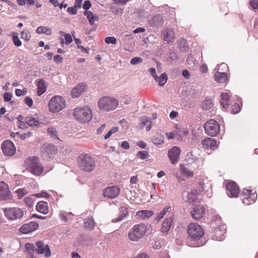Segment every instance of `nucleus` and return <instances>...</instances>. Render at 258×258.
Wrapping results in <instances>:
<instances>
[{"label":"nucleus","mask_w":258,"mask_h":258,"mask_svg":"<svg viewBox=\"0 0 258 258\" xmlns=\"http://www.w3.org/2000/svg\"><path fill=\"white\" fill-rule=\"evenodd\" d=\"M118 105V101L114 97L110 96H103L98 102V106L100 110L107 112L115 109Z\"/></svg>","instance_id":"f257e3e1"},{"label":"nucleus","mask_w":258,"mask_h":258,"mask_svg":"<svg viewBox=\"0 0 258 258\" xmlns=\"http://www.w3.org/2000/svg\"><path fill=\"white\" fill-rule=\"evenodd\" d=\"M73 115L76 120L82 123L89 122L92 118L91 110L87 106L75 108Z\"/></svg>","instance_id":"f03ea898"},{"label":"nucleus","mask_w":258,"mask_h":258,"mask_svg":"<svg viewBox=\"0 0 258 258\" xmlns=\"http://www.w3.org/2000/svg\"><path fill=\"white\" fill-rule=\"evenodd\" d=\"M25 164L31 173L35 175H40L43 171V167L39 162V159L36 157H29L25 161Z\"/></svg>","instance_id":"7ed1b4c3"},{"label":"nucleus","mask_w":258,"mask_h":258,"mask_svg":"<svg viewBox=\"0 0 258 258\" xmlns=\"http://www.w3.org/2000/svg\"><path fill=\"white\" fill-rule=\"evenodd\" d=\"M147 226L144 224L135 225L128 232V238L133 241H137L145 235Z\"/></svg>","instance_id":"20e7f679"},{"label":"nucleus","mask_w":258,"mask_h":258,"mask_svg":"<svg viewBox=\"0 0 258 258\" xmlns=\"http://www.w3.org/2000/svg\"><path fill=\"white\" fill-rule=\"evenodd\" d=\"M78 162L80 166L86 171H91L95 168V161L90 155L85 154L78 157Z\"/></svg>","instance_id":"39448f33"},{"label":"nucleus","mask_w":258,"mask_h":258,"mask_svg":"<svg viewBox=\"0 0 258 258\" xmlns=\"http://www.w3.org/2000/svg\"><path fill=\"white\" fill-rule=\"evenodd\" d=\"M187 233L192 240H198L203 236L204 232L198 224L191 223L188 226Z\"/></svg>","instance_id":"423d86ee"},{"label":"nucleus","mask_w":258,"mask_h":258,"mask_svg":"<svg viewBox=\"0 0 258 258\" xmlns=\"http://www.w3.org/2000/svg\"><path fill=\"white\" fill-rule=\"evenodd\" d=\"M66 106L65 99L60 96L52 97L48 104L49 109L52 112H57Z\"/></svg>","instance_id":"0eeeda50"},{"label":"nucleus","mask_w":258,"mask_h":258,"mask_svg":"<svg viewBox=\"0 0 258 258\" xmlns=\"http://www.w3.org/2000/svg\"><path fill=\"white\" fill-rule=\"evenodd\" d=\"M204 128L207 135L215 137L220 132V125L215 119H210L205 122Z\"/></svg>","instance_id":"6e6552de"},{"label":"nucleus","mask_w":258,"mask_h":258,"mask_svg":"<svg viewBox=\"0 0 258 258\" xmlns=\"http://www.w3.org/2000/svg\"><path fill=\"white\" fill-rule=\"evenodd\" d=\"M4 212L6 217L11 220H19L24 215L23 210L19 208H6Z\"/></svg>","instance_id":"1a4fd4ad"},{"label":"nucleus","mask_w":258,"mask_h":258,"mask_svg":"<svg viewBox=\"0 0 258 258\" xmlns=\"http://www.w3.org/2000/svg\"><path fill=\"white\" fill-rule=\"evenodd\" d=\"M3 153L6 156L11 157L16 152V148L14 143L10 140L4 141L1 145Z\"/></svg>","instance_id":"9d476101"},{"label":"nucleus","mask_w":258,"mask_h":258,"mask_svg":"<svg viewBox=\"0 0 258 258\" xmlns=\"http://www.w3.org/2000/svg\"><path fill=\"white\" fill-rule=\"evenodd\" d=\"M120 192V189L117 186H111L105 188L103 191V196L110 199L116 197Z\"/></svg>","instance_id":"9b49d317"},{"label":"nucleus","mask_w":258,"mask_h":258,"mask_svg":"<svg viewBox=\"0 0 258 258\" xmlns=\"http://www.w3.org/2000/svg\"><path fill=\"white\" fill-rule=\"evenodd\" d=\"M180 154V150L178 147L175 146L169 150L168 156L172 164H174L178 161Z\"/></svg>","instance_id":"f8f14e48"},{"label":"nucleus","mask_w":258,"mask_h":258,"mask_svg":"<svg viewBox=\"0 0 258 258\" xmlns=\"http://www.w3.org/2000/svg\"><path fill=\"white\" fill-rule=\"evenodd\" d=\"M227 194L230 197H236L239 193V189L234 181L228 182L226 184Z\"/></svg>","instance_id":"ddd939ff"},{"label":"nucleus","mask_w":258,"mask_h":258,"mask_svg":"<svg viewBox=\"0 0 258 258\" xmlns=\"http://www.w3.org/2000/svg\"><path fill=\"white\" fill-rule=\"evenodd\" d=\"M36 245L37 247L36 251L39 254H42L45 252L46 257H49L51 255V251L48 245H44V243L41 241H38L36 242Z\"/></svg>","instance_id":"4468645a"},{"label":"nucleus","mask_w":258,"mask_h":258,"mask_svg":"<svg viewBox=\"0 0 258 258\" xmlns=\"http://www.w3.org/2000/svg\"><path fill=\"white\" fill-rule=\"evenodd\" d=\"M11 198L8 185L3 181L0 182V200H5Z\"/></svg>","instance_id":"2eb2a0df"},{"label":"nucleus","mask_w":258,"mask_h":258,"mask_svg":"<svg viewBox=\"0 0 258 258\" xmlns=\"http://www.w3.org/2000/svg\"><path fill=\"white\" fill-rule=\"evenodd\" d=\"M38 227L36 222H31L23 225L20 228V231L23 234H27L36 230Z\"/></svg>","instance_id":"dca6fc26"},{"label":"nucleus","mask_w":258,"mask_h":258,"mask_svg":"<svg viewBox=\"0 0 258 258\" xmlns=\"http://www.w3.org/2000/svg\"><path fill=\"white\" fill-rule=\"evenodd\" d=\"M205 212V208L203 205L195 206L190 213L192 217L196 220H200L203 216Z\"/></svg>","instance_id":"f3484780"},{"label":"nucleus","mask_w":258,"mask_h":258,"mask_svg":"<svg viewBox=\"0 0 258 258\" xmlns=\"http://www.w3.org/2000/svg\"><path fill=\"white\" fill-rule=\"evenodd\" d=\"M202 144L204 148L207 149L215 150L217 148V141L216 140L208 138L204 140Z\"/></svg>","instance_id":"a211bd4d"},{"label":"nucleus","mask_w":258,"mask_h":258,"mask_svg":"<svg viewBox=\"0 0 258 258\" xmlns=\"http://www.w3.org/2000/svg\"><path fill=\"white\" fill-rule=\"evenodd\" d=\"M86 85L84 83L78 84L72 90L71 94L73 98L79 97L83 93L86 89Z\"/></svg>","instance_id":"6ab92c4d"},{"label":"nucleus","mask_w":258,"mask_h":258,"mask_svg":"<svg viewBox=\"0 0 258 258\" xmlns=\"http://www.w3.org/2000/svg\"><path fill=\"white\" fill-rule=\"evenodd\" d=\"M150 26L155 27H161L163 24V18L160 14H157L149 21Z\"/></svg>","instance_id":"aec40b11"},{"label":"nucleus","mask_w":258,"mask_h":258,"mask_svg":"<svg viewBox=\"0 0 258 258\" xmlns=\"http://www.w3.org/2000/svg\"><path fill=\"white\" fill-rule=\"evenodd\" d=\"M162 35L163 36L164 40L167 43L171 42L174 39V32L171 29H165L162 32Z\"/></svg>","instance_id":"412c9836"},{"label":"nucleus","mask_w":258,"mask_h":258,"mask_svg":"<svg viewBox=\"0 0 258 258\" xmlns=\"http://www.w3.org/2000/svg\"><path fill=\"white\" fill-rule=\"evenodd\" d=\"M173 222V219L169 217L165 219L162 223L161 232L163 233L167 234L169 231Z\"/></svg>","instance_id":"4be33fe9"},{"label":"nucleus","mask_w":258,"mask_h":258,"mask_svg":"<svg viewBox=\"0 0 258 258\" xmlns=\"http://www.w3.org/2000/svg\"><path fill=\"white\" fill-rule=\"evenodd\" d=\"M36 210L39 213L46 214L48 213L47 203L44 201H40L37 203Z\"/></svg>","instance_id":"5701e85b"},{"label":"nucleus","mask_w":258,"mask_h":258,"mask_svg":"<svg viewBox=\"0 0 258 258\" xmlns=\"http://www.w3.org/2000/svg\"><path fill=\"white\" fill-rule=\"evenodd\" d=\"M95 226V222L92 216L88 217L85 219L84 227L85 228L92 230Z\"/></svg>","instance_id":"b1692460"},{"label":"nucleus","mask_w":258,"mask_h":258,"mask_svg":"<svg viewBox=\"0 0 258 258\" xmlns=\"http://www.w3.org/2000/svg\"><path fill=\"white\" fill-rule=\"evenodd\" d=\"M153 215V212L150 210H142L138 211L136 215L142 220H145L151 217Z\"/></svg>","instance_id":"393cba45"},{"label":"nucleus","mask_w":258,"mask_h":258,"mask_svg":"<svg viewBox=\"0 0 258 258\" xmlns=\"http://www.w3.org/2000/svg\"><path fill=\"white\" fill-rule=\"evenodd\" d=\"M215 80L220 83H225L227 80V75L226 73H220L218 72L214 76Z\"/></svg>","instance_id":"a878e982"},{"label":"nucleus","mask_w":258,"mask_h":258,"mask_svg":"<svg viewBox=\"0 0 258 258\" xmlns=\"http://www.w3.org/2000/svg\"><path fill=\"white\" fill-rule=\"evenodd\" d=\"M84 15L86 16L89 22V23L91 25H93L95 21H98L99 20V17L98 16L94 15L91 11H86L84 13Z\"/></svg>","instance_id":"bb28decb"},{"label":"nucleus","mask_w":258,"mask_h":258,"mask_svg":"<svg viewBox=\"0 0 258 258\" xmlns=\"http://www.w3.org/2000/svg\"><path fill=\"white\" fill-rule=\"evenodd\" d=\"M179 171L181 174L186 176L187 177H192L194 176V172L189 170L185 165L181 164L179 166Z\"/></svg>","instance_id":"cd10ccee"},{"label":"nucleus","mask_w":258,"mask_h":258,"mask_svg":"<svg viewBox=\"0 0 258 258\" xmlns=\"http://www.w3.org/2000/svg\"><path fill=\"white\" fill-rule=\"evenodd\" d=\"M121 214L118 216L117 218H114L112 220L113 223H116L121 221L123 220V218L126 217L128 214L127 209L125 207H121L120 209Z\"/></svg>","instance_id":"c85d7f7f"},{"label":"nucleus","mask_w":258,"mask_h":258,"mask_svg":"<svg viewBox=\"0 0 258 258\" xmlns=\"http://www.w3.org/2000/svg\"><path fill=\"white\" fill-rule=\"evenodd\" d=\"M46 91V86L45 81L43 80H40L37 83V94L40 96L43 94Z\"/></svg>","instance_id":"c756f323"},{"label":"nucleus","mask_w":258,"mask_h":258,"mask_svg":"<svg viewBox=\"0 0 258 258\" xmlns=\"http://www.w3.org/2000/svg\"><path fill=\"white\" fill-rule=\"evenodd\" d=\"M178 46L179 49L182 52H186L188 49L187 41L184 38H180L178 41Z\"/></svg>","instance_id":"7c9ffc66"},{"label":"nucleus","mask_w":258,"mask_h":258,"mask_svg":"<svg viewBox=\"0 0 258 258\" xmlns=\"http://www.w3.org/2000/svg\"><path fill=\"white\" fill-rule=\"evenodd\" d=\"M36 33L38 34H45L50 35L52 34V29L45 26H39L36 29Z\"/></svg>","instance_id":"2f4dec72"},{"label":"nucleus","mask_w":258,"mask_h":258,"mask_svg":"<svg viewBox=\"0 0 258 258\" xmlns=\"http://www.w3.org/2000/svg\"><path fill=\"white\" fill-rule=\"evenodd\" d=\"M221 105L223 108H226L229 105V96L227 93H221Z\"/></svg>","instance_id":"473e14b6"},{"label":"nucleus","mask_w":258,"mask_h":258,"mask_svg":"<svg viewBox=\"0 0 258 258\" xmlns=\"http://www.w3.org/2000/svg\"><path fill=\"white\" fill-rule=\"evenodd\" d=\"M25 120L27 124L32 127H37L39 124V121L38 120L29 116L26 117L25 119Z\"/></svg>","instance_id":"72a5a7b5"},{"label":"nucleus","mask_w":258,"mask_h":258,"mask_svg":"<svg viewBox=\"0 0 258 258\" xmlns=\"http://www.w3.org/2000/svg\"><path fill=\"white\" fill-rule=\"evenodd\" d=\"M155 80L158 83L159 86H163L167 81V76L166 73H164L159 77H156Z\"/></svg>","instance_id":"f704fd0d"},{"label":"nucleus","mask_w":258,"mask_h":258,"mask_svg":"<svg viewBox=\"0 0 258 258\" xmlns=\"http://www.w3.org/2000/svg\"><path fill=\"white\" fill-rule=\"evenodd\" d=\"M152 141L155 145H160L164 142V137L161 134H157L153 137Z\"/></svg>","instance_id":"c9c22d12"},{"label":"nucleus","mask_w":258,"mask_h":258,"mask_svg":"<svg viewBox=\"0 0 258 258\" xmlns=\"http://www.w3.org/2000/svg\"><path fill=\"white\" fill-rule=\"evenodd\" d=\"M185 159L189 164H191L197 162L198 158L194 155L192 152H189L186 155Z\"/></svg>","instance_id":"e433bc0d"},{"label":"nucleus","mask_w":258,"mask_h":258,"mask_svg":"<svg viewBox=\"0 0 258 258\" xmlns=\"http://www.w3.org/2000/svg\"><path fill=\"white\" fill-rule=\"evenodd\" d=\"M213 106V103L212 99L209 98H206L202 103V108L204 110H209Z\"/></svg>","instance_id":"4c0bfd02"},{"label":"nucleus","mask_w":258,"mask_h":258,"mask_svg":"<svg viewBox=\"0 0 258 258\" xmlns=\"http://www.w3.org/2000/svg\"><path fill=\"white\" fill-rule=\"evenodd\" d=\"M55 147L52 144L45 145L43 147V152L49 155L54 151Z\"/></svg>","instance_id":"58836bf2"},{"label":"nucleus","mask_w":258,"mask_h":258,"mask_svg":"<svg viewBox=\"0 0 258 258\" xmlns=\"http://www.w3.org/2000/svg\"><path fill=\"white\" fill-rule=\"evenodd\" d=\"M12 36L14 44L16 46H20L22 45V42L18 37V34L17 32H13Z\"/></svg>","instance_id":"ea45409f"},{"label":"nucleus","mask_w":258,"mask_h":258,"mask_svg":"<svg viewBox=\"0 0 258 258\" xmlns=\"http://www.w3.org/2000/svg\"><path fill=\"white\" fill-rule=\"evenodd\" d=\"M21 38L25 41H29L31 38V35L28 30H24L21 33Z\"/></svg>","instance_id":"a19ab883"},{"label":"nucleus","mask_w":258,"mask_h":258,"mask_svg":"<svg viewBox=\"0 0 258 258\" xmlns=\"http://www.w3.org/2000/svg\"><path fill=\"white\" fill-rule=\"evenodd\" d=\"M136 156L140 159H145L148 158L149 153L146 151H141L137 152Z\"/></svg>","instance_id":"79ce46f5"},{"label":"nucleus","mask_w":258,"mask_h":258,"mask_svg":"<svg viewBox=\"0 0 258 258\" xmlns=\"http://www.w3.org/2000/svg\"><path fill=\"white\" fill-rule=\"evenodd\" d=\"M123 10L117 7H112L111 8L112 13L116 15H121L122 13Z\"/></svg>","instance_id":"37998d69"},{"label":"nucleus","mask_w":258,"mask_h":258,"mask_svg":"<svg viewBox=\"0 0 258 258\" xmlns=\"http://www.w3.org/2000/svg\"><path fill=\"white\" fill-rule=\"evenodd\" d=\"M47 132L52 137L58 139V138L57 137V131L55 128H53V127H48L47 130Z\"/></svg>","instance_id":"c03bdc74"},{"label":"nucleus","mask_w":258,"mask_h":258,"mask_svg":"<svg viewBox=\"0 0 258 258\" xmlns=\"http://www.w3.org/2000/svg\"><path fill=\"white\" fill-rule=\"evenodd\" d=\"M143 61V59L142 58L140 57H133L131 60V63L133 65H136L139 63H140Z\"/></svg>","instance_id":"a18cd8bd"},{"label":"nucleus","mask_w":258,"mask_h":258,"mask_svg":"<svg viewBox=\"0 0 258 258\" xmlns=\"http://www.w3.org/2000/svg\"><path fill=\"white\" fill-rule=\"evenodd\" d=\"M141 125L142 127H144V126L147 125L148 123H150L151 120L149 117L147 116H143L141 118Z\"/></svg>","instance_id":"49530a36"},{"label":"nucleus","mask_w":258,"mask_h":258,"mask_svg":"<svg viewBox=\"0 0 258 258\" xmlns=\"http://www.w3.org/2000/svg\"><path fill=\"white\" fill-rule=\"evenodd\" d=\"M105 42L107 44H115L116 43V39L114 37L108 36L105 38Z\"/></svg>","instance_id":"de8ad7c7"},{"label":"nucleus","mask_w":258,"mask_h":258,"mask_svg":"<svg viewBox=\"0 0 258 258\" xmlns=\"http://www.w3.org/2000/svg\"><path fill=\"white\" fill-rule=\"evenodd\" d=\"M25 248L30 252L31 251H36V249L35 245L33 243H26L25 244Z\"/></svg>","instance_id":"09e8293b"},{"label":"nucleus","mask_w":258,"mask_h":258,"mask_svg":"<svg viewBox=\"0 0 258 258\" xmlns=\"http://www.w3.org/2000/svg\"><path fill=\"white\" fill-rule=\"evenodd\" d=\"M252 194V193L251 192V193H250V194H249L248 195H246V196H240V197H241V200L242 201V203L244 204H245L246 205H250V203L247 202V201H248V199L250 197V196H251Z\"/></svg>","instance_id":"8fccbe9b"},{"label":"nucleus","mask_w":258,"mask_h":258,"mask_svg":"<svg viewBox=\"0 0 258 258\" xmlns=\"http://www.w3.org/2000/svg\"><path fill=\"white\" fill-rule=\"evenodd\" d=\"M187 201L189 203H191L194 202L195 199H196V195L195 193L193 191H191L190 192L188 193L187 196Z\"/></svg>","instance_id":"3c124183"},{"label":"nucleus","mask_w":258,"mask_h":258,"mask_svg":"<svg viewBox=\"0 0 258 258\" xmlns=\"http://www.w3.org/2000/svg\"><path fill=\"white\" fill-rule=\"evenodd\" d=\"M24 202L28 207H31L33 205V199L32 198L26 197L24 198Z\"/></svg>","instance_id":"603ef678"},{"label":"nucleus","mask_w":258,"mask_h":258,"mask_svg":"<svg viewBox=\"0 0 258 258\" xmlns=\"http://www.w3.org/2000/svg\"><path fill=\"white\" fill-rule=\"evenodd\" d=\"M12 94L10 92H6L4 94V99L5 101L8 102L11 101L12 98Z\"/></svg>","instance_id":"864d4df0"},{"label":"nucleus","mask_w":258,"mask_h":258,"mask_svg":"<svg viewBox=\"0 0 258 258\" xmlns=\"http://www.w3.org/2000/svg\"><path fill=\"white\" fill-rule=\"evenodd\" d=\"M64 38L66 40V42H65L66 44H69L71 42H72L73 40H72L71 35L70 34H69V33L65 34V35H64Z\"/></svg>","instance_id":"5fc2aeb1"},{"label":"nucleus","mask_w":258,"mask_h":258,"mask_svg":"<svg viewBox=\"0 0 258 258\" xmlns=\"http://www.w3.org/2000/svg\"><path fill=\"white\" fill-rule=\"evenodd\" d=\"M250 5L253 9H258V0H250Z\"/></svg>","instance_id":"6e6d98bb"},{"label":"nucleus","mask_w":258,"mask_h":258,"mask_svg":"<svg viewBox=\"0 0 258 258\" xmlns=\"http://www.w3.org/2000/svg\"><path fill=\"white\" fill-rule=\"evenodd\" d=\"M25 103L26 105H27L29 107H31L33 105V100L32 99L29 97H26L25 98Z\"/></svg>","instance_id":"4d7b16f0"},{"label":"nucleus","mask_w":258,"mask_h":258,"mask_svg":"<svg viewBox=\"0 0 258 258\" xmlns=\"http://www.w3.org/2000/svg\"><path fill=\"white\" fill-rule=\"evenodd\" d=\"M67 12L72 15H75L77 13V8L75 6L74 7H69L67 9Z\"/></svg>","instance_id":"13d9d810"},{"label":"nucleus","mask_w":258,"mask_h":258,"mask_svg":"<svg viewBox=\"0 0 258 258\" xmlns=\"http://www.w3.org/2000/svg\"><path fill=\"white\" fill-rule=\"evenodd\" d=\"M91 4L90 2L89 1H85L83 5V9H84L85 10H87L89 9V8L91 7Z\"/></svg>","instance_id":"bf43d9fd"},{"label":"nucleus","mask_w":258,"mask_h":258,"mask_svg":"<svg viewBox=\"0 0 258 258\" xmlns=\"http://www.w3.org/2000/svg\"><path fill=\"white\" fill-rule=\"evenodd\" d=\"M53 60L56 63H59L62 62V58L59 55H56L53 57Z\"/></svg>","instance_id":"052dcab7"},{"label":"nucleus","mask_w":258,"mask_h":258,"mask_svg":"<svg viewBox=\"0 0 258 258\" xmlns=\"http://www.w3.org/2000/svg\"><path fill=\"white\" fill-rule=\"evenodd\" d=\"M25 190L24 189H19L17 190V192L19 198H22L25 195Z\"/></svg>","instance_id":"680f3d73"},{"label":"nucleus","mask_w":258,"mask_h":258,"mask_svg":"<svg viewBox=\"0 0 258 258\" xmlns=\"http://www.w3.org/2000/svg\"><path fill=\"white\" fill-rule=\"evenodd\" d=\"M240 111V108L238 104L235 103L233 105L232 112L233 113H237Z\"/></svg>","instance_id":"e2e57ef3"},{"label":"nucleus","mask_w":258,"mask_h":258,"mask_svg":"<svg viewBox=\"0 0 258 258\" xmlns=\"http://www.w3.org/2000/svg\"><path fill=\"white\" fill-rule=\"evenodd\" d=\"M256 196H255L254 193H252L248 199V201L247 202L250 203L251 204L252 203H254L255 200Z\"/></svg>","instance_id":"0e129e2a"},{"label":"nucleus","mask_w":258,"mask_h":258,"mask_svg":"<svg viewBox=\"0 0 258 258\" xmlns=\"http://www.w3.org/2000/svg\"><path fill=\"white\" fill-rule=\"evenodd\" d=\"M200 71L203 73H206L208 72V67L206 64H204L203 65L201 66V68H200Z\"/></svg>","instance_id":"69168bd1"},{"label":"nucleus","mask_w":258,"mask_h":258,"mask_svg":"<svg viewBox=\"0 0 258 258\" xmlns=\"http://www.w3.org/2000/svg\"><path fill=\"white\" fill-rule=\"evenodd\" d=\"M149 71L150 74L153 77V78L155 79V77L157 76L156 74L155 69L154 68H151L149 69Z\"/></svg>","instance_id":"338daca9"},{"label":"nucleus","mask_w":258,"mask_h":258,"mask_svg":"<svg viewBox=\"0 0 258 258\" xmlns=\"http://www.w3.org/2000/svg\"><path fill=\"white\" fill-rule=\"evenodd\" d=\"M121 147L124 149H128L130 148V145L127 142L123 141L121 145Z\"/></svg>","instance_id":"774afa93"}]
</instances>
